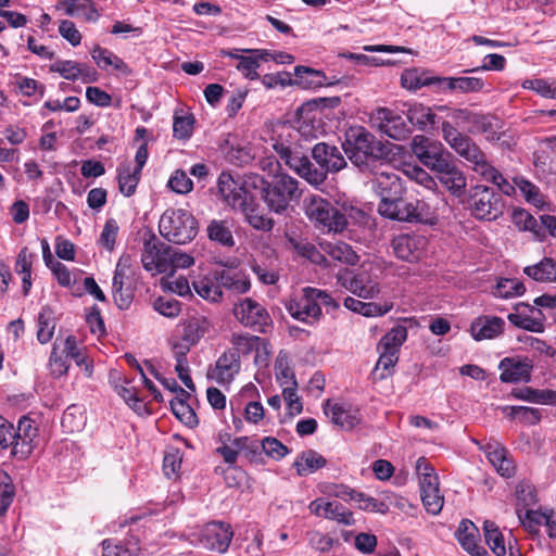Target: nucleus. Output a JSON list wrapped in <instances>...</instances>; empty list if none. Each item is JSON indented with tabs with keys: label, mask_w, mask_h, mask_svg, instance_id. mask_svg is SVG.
Segmentation results:
<instances>
[{
	"label": "nucleus",
	"mask_w": 556,
	"mask_h": 556,
	"mask_svg": "<svg viewBox=\"0 0 556 556\" xmlns=\"http://www.w3.org/2000/svg\"><path fill=\"white\" fill-rule=\"evenodd\" d=\"M344 153L349 160L361 170H367L378 160L386 159L390 150L366 128L350 127L345 131L342 143Z\"/></svg>",
	"instance_id": "1"
},
{
	"label": "nucleus",
	"mask_w": 556,
	"mask_h": 556,
	"mask_svg": "<svg viewBox=\"0 0 556 556\" xmlns=\"http://www.w3.org/2000/svg\"><path fill=\"white\" fill-rule=\"evenodd\" d=\"M304 136L303 128L296 130L287 127L286 134H280L273 143V149L280 162L305 179V173L311 168L306 152L311 148L305 144L307 139H302Z\"/></svg>",
	"instance_id": "2"
},
{
	"label": "nucleus",
	"mask_w": 556,
	"mask_h": 556,
	"mask_svg": "<svg viewBox=\"0 0 556 556\" xmlns=\"http://www.w3.org/2000/svg\"><path fill=\"white\" fill-rule=\"evenodd\" d=\"M312 157L318 166L309 161L305 173V180L313 186L323 185L328 174H336L346 167V161L337 146L327 142H317L312 149Z\"/></svg>",
	"instance_id": "3"
},
{
	"label": "nucleus",
	"mask_w": 556,
	"mask_h": 556,
	"mask_svg": "<svg viewBox=\"0 0 556 556\" xmlns=\"http://www.w3.org/2000/svg\"><path fill=\"white\" fill-rule=\"evenodd\" d=\"M162 237L175 244H186L198 233V220L187 210L167 208L159 222Z\"/></svg>",
	"instance_id": "4"
},
{
	"label": "nucleus",
	"mask_w": 556,
	"mask_h": 556,
	"mask_svg": "<svg viewBox=\"0 0 556 556\" xmlns=\"http://www.w3.org/2000/svg\"><path fill=\"white\" fill-rule=\"evenodd\" d=\"M304 211L307 218L321 231L342 232L348 226L345 214L320 195L306 198Z\"/></svg>",
	"instance_id": "5"
},
{
	"label": "nucleus",
	"mask_w": 556,
	"mask_h": 556,
	"mask_svg": "<svg viewBox=\"0 0 556 556\" xmlns=\"http://www.w3.org/2000/svg\"><path fill=\"white\" fill-rule=\"evenodd\" d=\"M220 53L239 60L237 65L238 71H240L245 78L251 80L258 77L257 68L260 67V62L274 61L276 63L286 64L293 61V56L289 53L267 49L222 50Z\"/></svg>",
	"instance_id": "6"
},
{
	"label": "nucleus",
	"mask_w": 556,
	"mask_h": 556,
	"mask_svg": "<svg viewBox=\"0 0 556 556\" xmlns=\"http://www.w3.org/2000/svg\"><path fill=\"white\" fill-rule=\"evenodd\" d=\"M468 207L477 219L495 220L503 215L505 201L493 188L477 185L469 190Z\"/></svg>",
	"instance_id": "7"
},
{
	"label": "nucleus",
	"mask_w": 556,
	"mask_h": 556,
	"mask_svg": "<svg viewBox=\"0 0 556 556\" xmlns=\"http://www.w3.org/2000/svg\"><path fill=\"white\" fill-rule=\"evenodd\" d=\"M300 195L299 181L286 174L277 175L263 190L268 208L278 214L286 212Z\"/></svg>",
	"instance_id": "8"
},
{
	"label": "nucleus",
	"mask_w": 556,
	"mask_h": 556,
	"mask_svg": "<svg viewBox=\"0 0 556 556\" xmlns=\"http://www.w3.org/2000/svg\"><path fill=\"white\" fill-rule=\"evenodd\" d=\"M442 136L446 143L463 159L472 165V169L478 174L488 163L485 154L472 141V139L462 134L450 122L442 123Z\"/></svg>",
	"instance_id": "9"
},
{
	"label": "nucleus",
	"mask_w": 556,
	"mask_h": 556,
	"mask_svg": "<svg viewBox=\"0 0 556 556\" xmlns=\"http://www.w3.org/2000/svg\"><path fill=\"white\" fill-rule=\"evenodd\" d=\"M378 212L383 217L399 222H427L429 206L420 200L407 201L400 195L397 199L380 202Z\"/></svg>",
	"instance_id": "10"
},
{
	"label": "nucleus",
	"mask_w": 556,
	"mask_h": 556,
	"mask_svg": "<svg viewBox=\"0 0 556 556\" xmlns=\"http://www.w3.org/2000/svg\"><path fill=\"white\" fill-rule=\"evenodd\" d=\"M410 149L420 163L432 172H437L452 159V154L440 141L424 135H416L412 139Z\"/></svg>",
	"instance_id": "11"
},
{
	"label": "nucleus",
	"mask_w": 556,
	"mask_h": 556,
	"mask_svg": "<svg viewBox=\"0 0 556 556\" xmlns=\"http://www.w3.org/2000/svg\"><path fill=\"white\" fill-rule=\"evenodd\" d=\"M233 315L240 324L256 332L266 333L273 325L271 317L266 308L251 298H245L236 303Z\"/></svg>",
	"instance_id": "12"
},
{
	"label": "nucleus",
	"mask_w": 556,
	"mask_h": 556,
	"mask_svg": "<svg viewBox=\"0 0 556 556\" xmlns=\"http://www.w3.org/2000/svg\"><path fill=\"white\" fill-rule=\"evenodd\" d=\"M371 127L394 140H404L412 134L404 117L389 108H377L369 115Z\"/></svg>",
	"instance_id": "13"
},
{
	"label": "nucleus",
	"mask_w": 556,
	"mask_h": 556,
	"mask_svg": "<svg viewBox=\"0 0 556 556\" xmlns=\"http://www.w3.org/2000/svg\"><path fill=\"white\" fill-rule=\"evenodd\" d=\"M169 245L161 242L156 236L147 231L143 237V252L141 262L143 268L148 271L155 269L163 274L168 271Z\"/></svg>",
	"instance_id": "14"
},
{
	"label": "nucleus",
	"mask_w": 556,
	"mask_h": 556,
	"mask_svg": "<svg viewBox=\"0 0 556 556\" xmlns=\"http://www.w3.org/2000/svg\"><path fill=\"white\" fill-rule=\"evenodd\" d=\"M232 536L233 532L229 523L212 521L198 533V542L205 549L223 554L227 552Z\"/></svg>",
	"instance_id": "15"
},
{
	"label": "nucleus",
	"mask_w": 556,
	"mask_h": 556,
	"mask_svg": "<svg viewBox=\"0 0 556 556\" xmlns=\"http://www.w3.org/2000/svg\"><path fill=\"white\" fill-rule=\"evenodd\" d=\"M218 192L233 210L242 212L254 199L244 186L236 181L231 174L222 172L217 179Z\"/></svg>",
	"instance_id": "16"
},
{
	"label": "nucleus",
	"mask_w": 556,
	"mask_h": 556,
	"mask_svg": "<svg viewBox=\"0 0 556 556\" xmlns=\"http://www.w3.org/2000/svg\"><path fill=\"white\" fill-rule=\"evenodd\" d=\"M337 283L361 299H375L380 293L379 283L370 279L366 273L344 270L337 275Z\"/></svg>",
	"instance_id": "17"
},
{
	"label": "nucleus",
	"mask_w": 556,
	"mask_h": 556,
	"mask_svg": "<svg viewBox=\"0 0 556 556\" xmlns=\"http://www.w3.org/2000/svg\"><path fill=\"white\" fill-rule=\"evenodd\" d=\"M500 380L505 383L530 382L533 362L527 356L504 357L500 364Z\"/></svg>",
	"instance_id": "18"
},
{
	"label": "nucleus",
	"mask_w": 556,
	"mask_h": 556,
	"mask_svg": "<svg viewBox=\"0 0 556 556\" xmlns=\"http://www.w3.org/2000/svg\"><path fill=\"white\" fill-rule=\"evenodd\" d=\"M426 247V238L419 235L402 233L393 238L391 248L394 255L406 262L420 258Z\"/></svg>",
	"instance_id": "19"
},
{
	"label": "nucleus",
	"mask_w": 556,
	"mask_h": 556,
	"mask_svg": "<svg viewBox=\"0 0 556 556\" xmlns=\"http://www.w3.org/2000/svg\"><path fill=\"white\" fill-rule=\"evenodd\" d=\"M309 289H312V287L303 288L302 295L300 298L291 299L287 304V311L289 314L293 318L305 323L316 321L321 316L319 304L316 303L315 299H311V296H308Z\"/></svg>",
	"instance_id": "20"
},
{
	"label": "nucleus",
	"mask_w": 556,
	"mask_h": 556,
	"mask_svg": "<svg viewBox=\"0 0 556 556\" xmlns=\"http://www.w3.org/2000/svg\"><path fill=\"white\" fill-rule=\"evenodd\" d=\"M371 188L380 198V202L397 199L404 191L401 178L392 170L376 173L371 179Z\"/></svg>",
	"instance_id": "21"
},
{
	"label": "nucleus",
	"mask_w": 556,
	"mask_h": 556,
	"mask_svg": "<svg viewBox=\"0 0 556 556\" xmlns=\"http://www.w3.org/2000/svg\"><path fill=\"white\" fill-rule=\"evenodd\" d=\"M240 371V357L237 352L223 353L215 363L214 368L207 371V378L219 384H229Z\"/></svg>",
	"instance_id": "22"
},
{
	"label": "nucleus",
	"mask_w": 556,
	"mask_h": 556,
	"mask_svg": "<svg viewBox=\"0 0 556 556\" xmlns=\"http://www.w3.org/2000/svg\"><path fill=\"white\" fill-rule=\"evenodd\" d=\"M308 507L311 513L318 517L336 520L344 526H353L355 523L352 511L338 502H328L324 498H317L311 502Z\"/></svg>",
	"instance_id": "23"
},
{
	"label": "nucleus",
	"mask_w": 556,
	"mask_h": 556,
	"mask_svg": "<svg viewBox=\"0 0 556 556\" xmlns=\"http://www.w3.org/2000/svg\"><path fill=\"white\" fill-rule=\"evenodd\" d=\"M440 182L455 197L460 198L466 190L467 179L462 169L451 159L437 172Z\"/></svg>",
	"instance_id": "24"
},
{
	"label": "nucleus",
	"mask_w": 556,
	"mask_h": 556,
	"mask_svg": "<svg viewBox=\"0 0 556 556\" xmlns=\"http://www.w3.org/2000/svg\"><path fill=\"white\" fill-rule=\"evenodd\" d=\"M323 408L331 421L343 429L350 430L359 422L358 410L352 409L350 405L332 403L330 400H327Z\"/></svg>",
	"instance_id": "25"
},
{
	"label": "nucleus",
	"mask_w": 556,
	"mask_h": 556,
	"mask_svg": "<svg viewBox=\"0 0 556 556\" xmlns=\"http://www.w3.org/2000/svg\"><path fill=\"white\" fill-rule=\"evenodd\" d=\"M455 536L462 547L471 556H490L483 546L478 545L479 530L472 521L463 519L455 532Z\"/></svg>",
	"instance_id": "26"
},
{
	"label": "nucleus",
	"mask_w": 556,
	"mask_h": 556,
	"mask_svg": "<svg viewBox=\"0 0 556 556\" xmlns=\"http://www.w3.org/2000/svg\"><path fill=\"white\" fill-rule=\"evenodd\" d=\"M504 325L501 317L480 316L471 323V336L476 341L493 339L502 333Z\"/></svg>",
	"instance_id": "27"
},
{
	"label": "nucleus",
	"mask_w": 556,
	"mask_h": 556,
	"mask_svg": "<svg viewBox=\"0 0 556 556\" xmlns=\"http://www.w3.org/2000/svg\"><path fill=\"white\" fill-rule=\"evenodd\" d=\"M16 428L24 435V443L14 446V456L25 459L34 450V440L38 437V428L36 422L27 416L20 418Z\"/></svg>",
	"instance_id": "28"
},
{
	"label": "nucleus",
	"mask_w": 556,
	"mask_h": 556,
	"mask_svg": "<svg viewBox=\"0 0 556 556\" xmlns=\"http://www.w3.org/2000/svg\"><path fill=\"white\" fill-rule=\"evenodd\" d=\"M295 84L303 88H315L320 86H333L340 83V79L330 80L324 72L307 66H296L294 68Z\"/></svg>",
	"instance_id": "29"
},
{
	"label": "nucleus",
	"mask_w": 556,
	"mask_h": 556,
	"mask_svg": "<svg viewBox=\"0 0 556 556\" xmlns=\"http://www.w3.org/2000/svg\"><path fill=\"white\" fill-rule=\"evenodd\" d=\"M343 305L348 309L361 314L365 317L383 316L393 308V304L391 302L378 304L374 302H363L352 296H346L343 301Z\"/></svg>",
	"instance_id": "30"
},
{
	"label": "nucleus",
	"mask_w": 556,
	"mask_h": 556,
	"mask_svg": "<svg viewBox=\"0 0 556 556\" xmlns=\"http://www.w3.org/2000/svg\"><path fill=\"white\" fill-rule=\"evenodd\" d=\"M207 238L223 247L232 248V223L228 219H212L206 227Z\"/></svg>",
	"instance_id": "31"
},
{
	"label": "nucleus",
	"mask_w": 556,
	"mask_h": 556,
	"mask_svg": "<svg viewBox=\"0 0 556 556\" xmlns=\"http://www.w3.org/2000/svg\"><path fill=\"white\" fill-rule=\"evenodd\" d=\"M511 396L517 400L543 404H556V390L548 389H533L531 387L517 388L511 390Z\"/></svg>",
	"instance_id": "32"
},
{
	"label": "nucleus",
	"mask_w": 556,
	"mask_h": 556,
	"mask_svg": "<svg viewBox=\"0 0 556 556\" xmlns=\"http://www.w3.org/2000/svg\"><path fill=\"white\" fill-rule=\"evenodd\" d=\"M405 114L408 122L421 131L428 130V128L432 127L437 121V114H434L429 106L421 103H413L408 105Z\"/></svg>",
	"instance_id": "33"
},
{
	"label": "nucleus",
	"mask_w": 556,
	"mask_h": 556,
	"mask_svg": "<svg viewBox=\"0 0 556 556\" xmlns=\"http://www.w3.org/2000/svg\"><path fill=\"white\" fill-rule=\"evenodd\" d=\"M486 458L503 477H510L514 473V465L511 459L507 457V451L497 443H489L484 447Z\"/></svg>",
	"instance_id": "34"
},
{
	"label": "nucleus",
	"mask_w": 556,
	"mask_h": 556,
	"mask_svg": "<svg viewBox=\"0 0 556 556\" xmlns=\"http://www.w3.org/2000/svg\"><path fill=\"white\" fill-rule=\"evenodd\" d=\"M215 279L219 283L220 290L229 291L233 294H243L250 290V281L240 273L223 269L216 273Z\"/></svg>",
	"instance_id": "35"
},
{
	"label": "nucleus",
	"mask_w": 556,
	"mask_h": 556,
	"mask_svg": "<svg viewBox=\"0 0 556 556\" xmlns=\"http://www.w3.org/2000/svg\"><path fill=\"white\" fill-rule=\"evenodd\" d=\"M56 8L70 16L86 21H96L98 16L91 0H60Z\"/></svg>",
	"instance_id": "36"
},
{
	"label": "nucleus",
	"mask_w": 556,
	"mask_h": 556,
	"mask_svg": "<svg viewBox=\"0 0 556 556\" xmlns=\"http://www.w3.org/2000/svg\"><path fill=\"white\" fill-rule=\"evenodd\" d=\"M326 464L327 460L323 455L314 450H306L296 457L293 466L296 469V473L303 477L325 467Z\"/></svg>",
	"instance_id": "37"
},
{
	"label": "nucleus",
	"mask_w": 556,
	"mask_h": 556,
	"mask_svg": "<svg viewBox=\"0 0 556 556\" xmlns=\"http://www.w3.org/2000/svg\"><path fill=\"white\" fill-rule=\"evenodd\" d=\"M523 273L539 282H555L556 261L552 257H544L539 263L525 267Z\"/></svg>",
	"instance_id": "38"
},
{
	"label": "nucleus",
	"mask_w": 556,
	"mask_h": 556,
	"mask_svg": "<svg viewBox=\"0 0 556 556\" xmlns=\"http://www.w3.org/2000/svg\"><path fill=\"white\" fill-rule=\"evenodd\" d=\"M103 556H138L139 541L131 538L125 542L106 539L102 542Z\"/></svg>",
	"instance_id": "39"
},
{
	"label": "nucleus",
	"mask_w": 556,
	"mask_h": 556,
	"mask_svg": "<svg viewBox=\"0 0 556 556\" xmlns=\"http://www.w3.org/2000/svg\"><path fill=\"white\" fill-rule=\"evenodd\" d=\"M325 254L334 261H339L349 265H355L358 262L357 254L351 245L342 241L325 242L320 244Z\"/></svg>",
	"instance_id": "40"
},
{
	"label": "nucleus",
	"mask_w": 556,
	"mask_h": 556,
	"mask_svg": "<svg viewBox=\"0 0 556 556\" xmlns=\"http://www.w3.org/2000/svg\"><path fill=\"white\" fill-rule=\"evenodd\" d=\"M416 470L419 475L420 494L440 490L439 478L434 472L433 467L425 457L418 458L416 463Z\"/></svg>",
	"instance_id": "41"
},
{
	"label": "nucleus",
	"mask_w": 556,
	"mask_h": 556,
	"mask_svg": "<svg viewBox=\"0 0 556 556\" xmlns=\"http://www.w3.org/2000/svg\"><path fill=\"white\" fill-rule=\"evenodd\" d=\"M55 325L54 312L48 306L42 307L38 315L37 330V339L40 343L45 344L52 339Z\"/></svg>",
	"instance_id": "42"
},
{
	"label": "nucleus",
	"mask_w": 556,
	"mask_h": 556,
	"mask_svg": "<svg viewBox=\"0 0 556 556\" xmlns=\"http://www.w3.org/2000/svg\"><path fill=\"white\" fill-rule=\"evenodd\" d=\"M210 323L204 317H194L189 319L184 327L182 341L191 345L197 344L201 338L208 331Z\"/></svg>",
	"instance_id": "43"
},
{
	"label": "nucleus",
	"mask_w": 556,
	"mask_h": 556,
	"mask_svg": "<svg viewBox=\"0 0 556 556\" xmlns=\"http://www.w3.org/2000/svg\"><path fill=\"white\" fill-rule=\"evenodd\" d=\"M135 271L131 268V257L128 254H123L116 264L112 287L117 286L121 288L132 286Z\"/></svg>",
	"instance_id": "44"
},
{
	"label": "nucleus",
	"mask_w": 556,
	"mask_h": 556,
	"mask_svg": "<svg viewBox=\"0 0 556 556\" xmlns=\"http://www.w3.org/2000/svg\"><path fill=\"white\" fill-rule=\"evenodd\" d=\"M140 175L141 174H137V170L132 169L128 164L118 167V188L125 197H130L136 192Z\"/></svg>",
	"instance_id": "45"
},
{
	"label": "nucleus",
	"mask_w": 556,
	"mask_h": 556,
	"mask_svg": "<svg viewBox=\"0 0 556 556\" xmlns=\"http://www.w3.org/2000/svg\"><path fill=\"white\" fill-rule=\"evenodd\" d=\"M483 531L485 542L489 545L490 549L496 556H504L506 554V547L504 544V538L498 527L490 520H485L483 523Z\"/></svg>",
	"instance_id": "46"
},
{
	"label": "nucleus",
	"mask_w": 556,
	"mask_h": 556,
	"mask_svg": "<svg viewBox=\"0 0 556 556\" xmlns=\"http://www.w3.org/2000/svg\"><path fill=\"white\" fill-rule=\"evenodd\" d=\"M241 213L249 225L256 230L270 231L274 227V220L261 213L254 200Z\"/></svg>",
	"instance_id": "47"
},
{
	"label": "nucleus",
	"mask_w": 556,
	"mask_h": 556,
	"mask_svg": "<svg viewBox=\"0 0 556 556\" xmlns=\"http://www.w3.org/2000/svg\"><path fill=\"white\" fill-rule=\"evenodd\" d=\"M91 55L97 65L102 70H106L109 66L121 72H125L127 70L126 63L121 58L101 47H94L91 51Z\"/></svg>",
	"instance_id": "48"
},
{
	"label": "nucleus",
	"mask_w": 556,
	"mask_h": 556,
	"mask_svg": "<svg viewBox=\"0 0 556 556\" xmlns=\"http://www.w3.org/2000/svg\"><path fill=\"white\" fill-rule=\"evenodd\" d=\"M401 83L406 89L417 90L421 87L433 85V76H429L427 73L412 68L403 72Z\"/></svg>",
	"instance_id": "49"
},
{
	"label": "nucleus",
	"mask_w": 556,
	"mask_h": 556,
	"mask_svg": "<svg viewBox=\"0 0 556 556\" xmlns=\"http://www.w3.org/2000/svg\"><path fill=\"white\" fill-rule=\"evenodd\" d=\"M525 291V285L518 279L501 278L495 286L493 294L502 299H510L523 294Z\"/></svg>",
	"instance_id": "50"
},
{
	"label": "nucleus",
	"mask_w": 556,
	"mask_h": 556,
	"mask_svg": "<svg viewBox=\"0 0 556 556\" xmlns=\"http://www.w3.org/2000/svg\"><path fill=\"white\" fill-rule=\"evenodd\" d=\"M195 292L203 299L212 302H217L223 296V290L219 289V283L215 279L200 278L193 281Z\"/></svg>",
	"instance_id": "51"
},
{
	"label": "nucleus",
	"mask_w": 556,
	"mask_h": 556,
	"mask_svg": "<svg viewBox=\"0 0 556 556\" xmlns=\"http://www.w3.org/2000/svg\"><path fill=\"white\" fill-rule=\"evenodd\" d=\"M51 71L59 73L65 79L76 80L86 75L88 66L74 61H58L51 66Z\"/></svg>",
	"instance_id": "52"
},
{
	"label": "nucleus",
	"mask_w": 556,
	"mask_h": 556,
	"mask_svg": "<svg viewBox=\"0 0 556 556\" xmlns=\"http://www.w3.org/2000/svg\"><path fill=\"white\" fill-rule=\"evenodd\" d=\"M481 175L485 180L494 184L497 186L501 194L510 195L515 188L513 185H510L503 175L493 167L489 162L485 164V166L478 173Z\"/></svg>",
	"instance_id": "53"
},
{
	"label": "nucleus",
	"mask_w": 556,
	"mask_h": 556,
	"mask_svg": "<svg viewBox=\"0 0 556 556\" xmlns=\"http://www.w3.org/2000/svg\"><path fill=\"white\" fill-rule=\"evenodd\" d=\"M170 409L173 414L186 426L193 427L198 424L195 413L184 399H173L170 401Z\"/></svg>",
	"instance_id": "54"
},
{
	"label": "nucleus",
	"mask_w": 556,
	"mask_h": 556,
	"mask_svg": "<svg viewBox=\"0 0 556 556\" xmlns=\"http://www.w3.org/2000/svg\"><path fill=\"white\" fill-rule=\"evenodd\" d=\"M128 384H130L128 380H125V386L115 383L114 390L131 409L141 413L144 408L142 400L138 396L137 389Z\"/></svg>",
	"instance_id": "55"
},
{
	"label": "nucleus",
	"mask_w": 556,
	"mask_h": 556,
	"mask_svg": "<svg viewBox=\"0 0 556 556\" xmlns=\"http://www.w3.org/2000/svg\"><path fill=\"white\" fill-rule=\"evenodd\" d=\"M517 515L526 528V530L530 533H536L538 527L543 526L544 522H547L548 513H542L539 510L527 509L523 514L521 508H517Z\"/></svg>",
	"instance_id": "56"
},
{
	"label": "nucleus",
	"mask_w": 556,
	"mask_h": 556,
	"mask_svg": "<svg viewBox=\"0 0 556 556\" xmlns=\"http://www.w3.org/2000/svg\"><path fill=\"white\" fill-rule=\"evenodd\" d=\"M15 496V486L7 472L0 473V516L5 515Z\"/></svg>",
	"instance_id": "57"
},
{
	"label": "nucleus",
	"mask_w": 556,
	"mask_h": 556,
	"mask_svg": "<svg viewBox=\"0 0 556 556\" xmlns=\"http://www.w3.org/2000/svg\"><path fill=\"white\" fill-rule=\"evenodd\" d=\"M11 84L14 87V89L21 92L23 96H43V85L33 78L17 75Z\"/></svg>",
	"instance_id": "58"
},
{
	"label": "nucleus",
	"mask_w": 556,
	"mask_h": 556,
	"mask_svg": "<svg viewBox=\"0 0 556 556\" xmlns=\"http://www.w3.org/2000/svg\"><path fill=\"white\" fill-rule=\"evenodd\" d=\"M352 501L357 503L359 509L371 513L387 514L389 507L386 503L376 500L363 492L355 491Z\"/></svg>",
	"instance_id": "59"
},
{
	"label": "nucleus",
	"mask_w": 556,
	"mask_h": 556,
	"mask_svg": "<svg viewBox=\"0 0 556 556\" xmlns=\"http://www.w3.org/2000/svg\"><path fill=\"white\" fill-rule=\"evenodd\" d=\"M517 508L525 509L536 503L535 488L528 481H521L516 485Z\"/></svg>",
	"instance_id": "60"
},
{
	"label": "nucleus",
	"mask_w": 556,
	"mask_h": 556,
	"mask_svg": "<svg viewBox=\"0 0 556 556\" xmlns=\"http://www.w3.org/2000/svg\"><path fill=\"white\" fill-rule=\"evenodd\" d=\"M407 339V329L405 326L397 325L387 332L379 341V346L394 348L400 352L401 345Z\"/></svg>",
	"instance_id": "61"
},
{
	"label": "nucleus",
	"mask_w": 556,
	"mask_h": 556,
	"mask_svg": "<svg viewBox=\"0 0 556 556\" xmlns=\"http://www.w3.org/2000/svg\"><path fill=\"white\" fill-rule=\"evenodd\" d=\"M508 320L525 330H529L532 332H542L544 330V326L542 324V317L527 316L519 313H511L508 315Z\"/></svg>",
	"instance_id": "62"
},
{
	"label": "nucleus",
	"mask_w": 556,
	"mask_h": 556,
	"mask_svg": "<svg viewBox=\"0 0 556 556\" xmlns=\"http://www.w3.org/2000/svg\"><path fill=\"white\" fill-rule=\"evenodd\" d=\"M404 174L410 179L425 187L428 190H433L437 182L433 177L427 173L422 167L417 165H408L404 169Z\"/></svg>",
	"instance_id": "63"
},
{
	"label": "nucleus",
	"mask_w": 556,
	"mask_h": 556,
	"mask_svg": "<svg viewBox=\"0 0 556 556\" xmlns=\"http://www.w3.org/2000/svg\"><path fill=\"white\" fill-rule=\"evenodd\" d=\"M153 307L161 315L174 318L181 311L180 302L172 296H160L154 301Z\"/></svg>",
	"instance_id": "64"
}]
</instances>
